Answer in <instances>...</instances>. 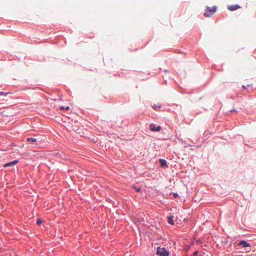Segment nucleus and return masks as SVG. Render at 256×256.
Segmentation results:
<instances>
[{"instance_id":"f257e3e1","label":"nucleus","mask_w":256,"mask_h":256,"mask_svg":"<svg viewBox=\"0 0 256 256\" xmlns=\"http://www.w3.org/2000/svg\"><path fill=\"white\" fill-rule=\"evenodd\" d=\"M156 254L158 256H168L170 252L165 248L158 246L156 249Z\"/></svg>"},{"instance_id":"f03ea898","label":"nucleus","mask_w":256,"mask_h":256,"mask_svg":"<svg viewBox=\"0 0 256 256\" xmlns=\"http://www.w3.org/2000/svg\"><path fill=\"white\" fill-rule=\"evenodd\" d=\"M237 246L239 247L244 248L245 250H250L251 244L248 242V241L245 240H241L237 244Z\"/></svg>"},{"instance_id":"7ed1b4c3","label":"nucleus","mask_w":256,"mask_h":256,"mask_svg":"<svg viewBox=\"0 0 256 256\" xmlns=\"http://www.w3.org/2000/svg\"><path fill=\"white\" fill-rule=\"evenodd\" d=\"M216 8L217 7L216 6H214L212 8L207 6L206 12L204 13V15L206 17L210 16L216 12Z\"/></svg>"},{"instance_id":"20e7f679","label":"nucleus","mask_w":256,"mask_h":256,"mask_svg":"<svg viewBox=\"0 0 256 256\" xmlns=\"http://www.w3.org/2000/svg\"><path fill=\"white\" fill-rule=\"evenodd\" d=\"M161 128L160 126H156L154 124H150V130L152 132H159L161 130Z\"/></svg>"},{"instance_id":"39448f33","label":"nucleus","mask_w":256,"mask_h":256,"mask_svg":"<svg viewBox=\"0 0 256 256\" xmlns=\"http://www.w3.org/2000/svg\"><path fill=\"white\" fill-rule=\"evenodd\" d=\"M18 162H19L18 160H13L12 162H7V163L5 164L4 165V168H6V167H8V166H14V165L17 164Z\"/></svg>"},{"instance_id":"423d86ee","label":"nucleus","mask_w":256,"mask_h":256,"mask_svg":"<svg viewBox=\"0 0 256 256\" xmlns=\"http://www.w3.org/2000/svg\"><path fill=\"white\" fill-rule=\"evenodd\" d=\"M240 6L238 4H234V5H230L229 6L228 8V10L230 11H234L236 10L238 8H240Z\"/></svg>"},{"instance_id":"0eeeda50","label":"nucleus","mask_w":256,"mask_h":256,"mask_svg":"<svg viewBox=\"0 0 256 256\" xmlns=\"http://www.w3.org/2000/svg\"><path fill=\"white\" fill-rule=\"evenodd\" d=\"M160 166L162 167L168 166L167 162L164 159H160Z\"/></svg>"},{"instance_id":"6e6552de","label":"nucleus","mask_w":256,"mask_h":256,"mask_svg":"<svg viewBox=\"0 0 256 256\" xmlns=\"http://www.w3.org/2000/svg\"><path fill=\"white\" fill-rule=\"evenodd\" d=\"M173 218H174L173 216H168V222L171 225H174V222L173 220Z\"/></svg>"},{"instance_id":"1a4fd4ad","label":"nucleus","mask_w":256,"mask_h":256,"mask_svg":"<svg viewBox=\"0 0 256 256\" xmlns=\"http://www.w3.org/2000/svg\"><path fill=\"white\" fill-rule=\"evenodd\" d=\"M26 140L28 142H36V139L34 138H26Z\"/></svg>"},{"instance_id":"9d476101","label":"nucleus","mask_w":256,"mask_h":256,"mask_svg":"<svg viewBox=\"0 0 256 256\" xmlns=\"http://www.w3.org/2000/svg\"><path fill=\"white\" fill-rule=\"evenodd\" d=\"M222 243L224 244V246H226L228 243V240L226 238H223L222 240Z\"/></svg>"},{"instance_id":"9b49d317","label":"nucleus","mask_w":256,"mask_h":256,"mask_svg":"<svg viewBox=\"0 0 256 256\" xmlns=\"http://www.w3.org/2000/svg\"><path fill=\"white\" fill-rule=\"evenodd\" d=\"M70 109V107L67 106L66 107H64V106H62L60 107V110H68Z\"/></svg>"},{"instance_id":"f8f14e48","label":"nucleus","mask_w":256,"mask_h":256,"mask_svg":"<svg viewBox=\"0 0 256 256\" xmlns=\"http://www.w3.org/2000/svg\"><path fill=\"white\" fill-rule=\"evenodd\" d=\"M42 219L38 218L36 223L38 225H40V224H42Z\"/></svg>"},{"instance_id":"ddd939ff","label":"nucleus","mask_w":256,"mask_h":256,"mask_svg":"<svg viewBox=\"0 0 256 256\" xmlns=\"http://www.w3.org/2000/svg\"><path fill=\"white\" fill-rule=\"evenodd\" d=\"M172 194L174 198H176L178 197V194L177 192H172Z\"/></svg>"},{"instance_id":"4468645a","label":"nucleus","mask_w":256,"mask_h":256,"mask_svg":"<svg viewBox=\"0 0 256 256\" xmlns=\"http://www.w3.org/2000/svg\"><path fill=\"white\" fill-rule=\"evenodd\" d=\"M196 242L198 244H200L201 246H202V244H203V242H202V240H198L196 241Z\"/></svg>"},{"instance_id":"2eb2a0df","label":"nucleus","mask_w":256,"mask_h":256,"mask_svg":"<svg viewBox=\"0 0 256 256\" xmlns=\"http://www.w3.org/2000/svg\"><path fill=\"white\" fill-rule=\"evenodd\" d=\"M134 188L137 192H140L141 190V189L140 188H136V186H134Z\"/></svg>"},{"instance_id":"dca6fc26","label":"nucleus","mask_w":256,"mask_h":256,"mask_svg":"<svg viewBox=\"0 0 256 256\" xmlns=\"http://www.w3.org/2000/svg\"><path fill=\"white\" fill-rule=\"evenodd\" d=\"M250 86L249 84H248L247 86H244V85H242V88L244 89V90H246L247 88Z\"/></svg>"},{"instance_id":"f3484780","label":"nucleus","mask_w":256,"mask_h":256,"mask_svg":"<svg viewBox=\"0 0 256 256\" xmlns=\"http://www.w3.org/2000/svg\"><path fill=\"white\" fill-rule=\"evenodd\" d=\"M8 94V93H6V92H0V95H4L6 96Z\"/></svg>"},{"instance_id":"a211bd4d","label":"nucleus","mask_w":256,"mask_h":256,"mask_svg":"<svg viewBox=\"0 0 256 256\" xmlns=\"http://www.w3.org/2000/svg\"><path fill=\"white\" fill-rule=\"evenodd\" d=\"M198 254V250H196L194 252V256H197Z\"/></svg>"},{"instance_id":"6ab92c4d","label":"nucleus","mask_w":256,"mask_h":256,"mask_svg":"<svg viewBox=\"0 0 256 256\" xmlns=\"http://www.w3.org/2000/svg\"><path fill=\"white\" fill-rule=\"evenodd\" d=\"M164 72H168V70H164Z\"/></svg>"},{"instance_id":"aec40b11","label":"nucleus","mask_w":256,"mask_h":256,"mask_svg":"<svg viewBox=\"0 0 256 256\" xmlns=\"http://www.w3.org/2000/svg\"><path fill=\"white\" fill-rule=\"evenodd\" d=\"M230 111H231V112H236V110H230Z\"/></svg>"}]
</instances>
